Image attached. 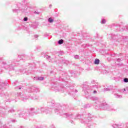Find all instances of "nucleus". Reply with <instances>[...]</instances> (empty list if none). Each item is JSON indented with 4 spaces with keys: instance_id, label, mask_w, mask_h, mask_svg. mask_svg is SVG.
<instances>
[{
    "instance_id": "obj_1",
    "label": "nucleus",
    "mask_w": 128,
    "mask_h": 128,
    "mask_svg": "<svg viewBox=\"0 0 128 128\" xmlns=\"http://www.w3.org/2000/svg\"><path fill=\"white\" fill-rule=\"evenodd\" d=\"M93 100L95 102V104H97V105H96V108H102L103 110H114L112 108L108 106V104H106V102L100 103V102L98 100V97H94Z\"/></svg>"
},
{
    "instance_id": "obj_2",
    "label": "nucleus",
    "mask_w": 128,
    "mask_h": 128,
    "mask_svg": "<svg viewBox=\"0 0 128 128\" xmlns=\"http://www.w3.org/2000/svg\"><path fill=\"white\" fill-rule=\"evenodd\" d=\"M62 108L61 106H59L58 108H56L55 110V113L57 114H60V116H63L64 118H72V114L70 113H64L62 112Z\"/></svg>"
},
{
    "instance_id": "obj_3",
    "label": "nucleus",
    "mask_w": 128,
    "mask_h": 128,
    "mask_svg": "<svg viewBox=\"0 0 128 128\" xmlns=\"http://www.w3.org/2000/svg\"><path fill=\"white\" fill-rule=\"evenodd\" d=\"M3 64L4 66V68L6 70H13L14 66H16V64L12 62H8L7 63L3 62Z\"/></svg>"
},
{
    "instance_id": "obj_4",
    "label": "nucleus",
    "mask_w": 128,
    "mask_h": 128,
    "mask_svg": "<svg viewBox=\"0 0 128 128\" xmlns=\"http://www.w3.org/2000/svg\"><path fill=\"white\" fill-rule=\"evenodd\" d=\"M42 112H45L46 114H51L52 108H48V109H46L44 108H41L40 109H38L36 111V114H42Z\"/></svg>"
},
{
    "instance_id": "obj_5",
    "label": "nucleus",
    "mask_w": 128,
    "mask_h": 128,
    "mask_svg": "<svg viewBox=\"0 0 128 128\" xmlns=\"http://www.w3.org/2000/svg\"><path fill=\"white\" fill-rule=\"evenodd\" d=\"M28 92H40V90L32 86L28 89Z\"/></svg>"
},
{
    "instance_id": "obj_6",
    "label": "nucleus",
    "mask_w": 128,
    "mask_h": 128,
    "mask_svg": "<svg viewBox=\"0 0 128 128\" xmlns=\"http://www.w3.org/2000/svg\"><path fill=\"white\" fill-rule=\"evenodd\" d=\"M114 94L116 98H122V95H120L118 94Z\"/></svg>"
},
{
    "instance_id": "obj_7",
    "label": "nucleus",
    "mask_w": 128,
    "mask_h": 128,
    "mask_svg": "<svg viewBox=\"0 0 128 128\" xmlns=\"http://www.w3.org/2000/svg\"><path fill=\"white\" fill-rule=\"evenodd\" d=\"M112 88V86H110V87H108L106 88H104V92H109V90H110Z\"/></svg>"
},
{
    "instance_id": "obj_8",
    "label": "nucleus",
    "mask_w": 128,
    "mask_h": 128,
    "mask_svg": "<svg viewBox=\"0 0 128 128\" xmlns=\"http://www.w3.org/2000/svg\"><path fill=\"white\" fill-rule=\"evenodd\" d=\"M94 64H100V60L96 59L94 62Z\"/></svg>"
},
{
    "instance_id": "obj_9",
    "label": "nucleus",
    "mask_w": 128,
    "mask_h": 128,
    "mask_svg": "<svg viewBox=\"0 0 128 128\" xmlns=\"http://www.w3.org/2000/svg\"><path fill=\"white\" fill-rule=\"evenodd\" d=\"M123 92H124V94H128V87H126V88H124Z\"/></svg>"
},
{
    "instance_id": "obj_10",
    "label": "nucleus",
    "mask_w": 128,
    "mask_h": 128,
    "mask_svg": "<svg viewBox=\"0 0 128 128\" xmlns=\"http://www.w3.org/2000/svg\"><path fill=\"white\" fill-rule=\"evenodd\" d=\"M80 120L82 124H88L87 122H86V119H81Z\"/></svg>"
},
{
    "instance_id": "obj_11",
    "label": "nucleus",
    "mask_w": 128,
    "mask_h": 128,
    "mask_svg": "<svg viewBox=\"0 0 128 128\" xmlns=\"http://www.w3.org/2000/svg\"><path fill=\"white\" fill-rule=\"evenodd\" d=\"M58 44H64V40H60L58 41Z\"/></svg>"
},
{
    "instance_id": "obj_12",
    "label": "nucleus",
    "mask_w": 128,
    "mask_h": 128,
    "mask_svg": "<svg viewBox=\"0 0 128 128\" xmlns=\"http://www.w3.org/2000/svg\"><path fill=\"white\" fill-rule=\"evenodd\" d=\"M30 116V112H27L25 113V114L23 115V116Z\"/></svg>"
},
{
    "instance_id": "obj_13",
    "label": "nucleus",
    "mask_w": 128,
    "mask_h": 128,
    "mask_svg": "<svg viewBox=\"0 0 128 128\" xmlns=\"http://www.w3.org/2000/svg\"><path fill=\"white\" fill-rule=\"evenodd\" d=\"M48 22H54V20H52V18H49L48 19Z\"/></svg>"
},
{
    "instance_id": "obj_14",
    "label": "nucleus",
    "mask_w": 128,
    "mask_h": 128,
    "mask_svg": "<svg viewBox=\"0 0 128 128\" xmlns=\"http://www.w3.org/2000/svg\"><path fill=\"white\" fill-rule=\"evenodd\" d=\"M44 79V77H38V80H43Z\"/></svg>"
},
{
    "instance_id": "obj_15",
    "label": "nucleus",
    "mask_w": 128,
    "mask_h": 128,
    "mask_svg": "<svg viewBox=\"0 0 128 128\" xmlns=\"http://www.w3.org/2000/svg\"><path fill=\"white\" fill-rule=\"evenodd\" d=\"M101 24H106V20L102 19V20L101 21Z\"/></svg>"
},
{
    "instance_id": "obj_16",
    "label": "nucleus",
    "mask_w": 128,
    "mask_h": 128,
    "mask_svg": "<svg viewBox=\"0 0 128 128\" xmlns=\"http://www.w3.org/2000/svg\"><path fill=\"white\" fill-rule=\"evenodd\" d=\"M124 82H128V78H124Z\"/></svg>"
},
{
    "instance_id": "obj_17",
    "label": "nucleus",
    "mask_w": 128,
    "mask_h": 128,
    "mask_svg": "<svg viewBox=\"0 0 128 128\" xmlns=\"http://www.w3.org/2000/svg\"><path fill=\"white\" fill-rule=\"evenodd\" d=\"M74 58L76 59V60H78V58H80V56H78V55H76L74 56Z\"/></svg>"
},
{
    "instance_id": "obj_18",
    "label": "nucleus",
    "mask_w": 128,
    "mask_h": 128,
    "mask_svg": "<svg viewBox=\"0 0 128 128\" xmlns=\"http://www.w3.org/2000/svg\"><path fill=\"white\" fill-rule=\"evenodd\" d=\"M45 58H46L47 60H50V56H46Z\"/></svg>"
},
{
    "instance_id": "obj_19",
    "label": "nucleus",
    "mask_w": 128,
    "mask_h": 128,
    "mask_svg": "<svg viewBox=\"0 0 128 128\" xmlns=\"http://www.w3.org/2000/svg\"><path fill=\"white\" fill-rule=\"evenodd\" d=\"M2 122H0V128H6V126H2Z\"/></svg>"
},
{
    "instance_id": "obj_20",
    "label": "nucleus",
    "mask_w": 128,
    "mask_h": 128,
    "mask_svg": "<svg viewBox=\"0 0 128 128\" xmlns=\"http://www.w3.org/2000/svg\"><path fill=\"white\" fill-rule=\"evenodd\" d=\"M74 120H76L77 118H80V115H77L76 117L74 118Z\"/></svg>"
},
{
    "instance_id": "obj_21",
    "label": "nucleus",
    "mask_w": 128,
    "mask_h": 128,
    "mask_svg": "<svg viewBox=\"0 0 128 128\" xmlns=\"http://www.w3.org/2000/svg\"><path fill=\"white\" fill-rule=\"evenodd\" d=\"M13 12H18V10L16 9H13L12 10Z\"/></svg>"
},
{
    "instance_id": "obj_22",
    "label": "nucleus",
    "mask_w": 128,
    "mask_h": 128,
    "mask_svg": "<svg viewBox=\"0 0 128 128\" xmlns=\"http://www.w3.org/2000/svg\"><path fill=\"white\" fill-rule=\"evenodd\" d=\"M94 88H100V85H98V86L95 85L94 86Z\"/></svg>"
},
{
    "instance_id": "obj_23",
    "label": "nucleus",
    "mask_w": 128,
    "mask_h": 128,
    "mask_svg": "<svg viewBox=\"0 0 128 128\" xmlns=\"http://www.w3.org/2000/svg\"><path fill=\"white\" fill-rule=\"evenodd\" d=\"M27 20H28V18H27V17L24 18V22H26Z\"/></svg>"
},
{
    "instance_id": "obj_24",
    "label": "nucleus",
    "mask_w": 128,
    "mask_h": 128,
    "mask_svg": "<svg viewBox=\"0 0 128 128\" xmlns=\"http://www.w3.org/2000/svg\"><path fill=\"white\" fill-rule=\"evenodd\" d=\"M117 126H118V125H117L116 124H114L113 125V127H114V128H116Z\"/></svg>"
},
{
    "instance_id": "obj_25",
    "label": "nucleus",
    "mask_w": 128,
    "mask_h": 128,
    "mask_svg": "<svg viewBox=\"0 0 128 128\" xmlns=\"http://www.w3.org/2000/svg\"><path fill=\"white\" fill-rule=\"evenodd\" d=\"M28 98H24V97H23L22 98V100H28Z\"/></svg>"
},
{
    "instance_id": "obj_26",
    "label": "nucleus",
    "mask_w": 128,
    "mask_h": 128,
    "mask_svg": "<svg viewBox=\"0 0 128 128\" xmlns=\"http://www.w3.org/2000/svg\"><path fill=\"white\" fill-rule=\"evenodd\" d=\"M9 112H14V110H10Z\"/></svg>"
},
{
    "instance_id": "obj_27",
    "label": "nucleus",
    "mask_w": 128,
    "mask_h": 128,
    "mask_svg": "<svg viewBox=\"0 0 128 128\" xmlns=\"http://www.w3.org/2000/svg\"><path fill=\"white\" fill-rule=\"evenodd\" d=\"M30 110L31 112H34V108H31Z\"/></svg>"
},
{
    "instance_id": "obj_28",
    "label": "nucleus",
    "mask_w": 128,
    "mask_h": 128,
    "mask_svg": "<svg viewBox=\"0 0 128 128\" xmlns=\"http://www.w3.org/2000/svg\"><path fill=\"white\" fill-rule=\"evenodd\" d=\"M32 27L34 28H38L37 26H33Z\"/></svg>"
},
{
    "instance_id": "obj_29",
    "label": "nucleus",
    "mask_w": 128,
    "mask_h": 128,
    "mask_svg": "<svg viewBox=\"0 0 128 128\" xmlns=\"http://www.w3.org/2000/svg\"><path fill=\"white\" fill-rule=\"evenodd\" d=\"M34 38H38V35H35V36H34Z\"/></svg>"
},
{
    "instance_id": "obj_30",
    "label": "nucleus",
    "mask_w": 128,
    "mask_h": 128,
    "mask_svg": "<svg viewBox=\"0 0 128 128\" xmlns=\"http://www.w3.org/2000/svg\"><path fill=\"white\" fill-rule=\"evenodd\" d=\"M94 82H96L94 81H92V84H94Z\"/></svg>"
},
{
    "instance_id": "obj_31",
    "label": "nucleus",
    "mask_w": 128,
    "mask_h": 128,
    "mask_svg": "<svg viewBox=\"0 0 128 128\" xmlns=\"http://www.w3.org/2000/svg\"><path fill=\"white\" fill-rule=\"evenodd\" d=\"M117 62H120V58L118 59Z\"/></svg>"
},
{
    "instance_id": "obj_32",
    "label": "nucleus",
    "mask_w": 128,
    "mask_h": 128,
    "mask_svg": "<svg viewBox=\"0 0 128 128\" xmlns=\"http://www.w3.org/2000/svg\"><path fill=\"white\" fill-rule=\"evenodd\" d=\"M38 98L36 97V98H33V100H38Z\"/></svg>"
},
{
    "instance_id": "obj_33",
    "label": "nucleus",
    "mask_w": 128,
    "mask_h": 128,
    "mask_svg": "<svg viewBox=\"0 0 128 128\" xmlns=\"http://www.w3.org/2000/svg\"><path fill=\"white\" fill-rule=\"evenodd\" d=\"M94 94H96V90H94Z\"/></svg>"
},
{
    "instance_id": "obj_34",
    "label": "nucleus",
    "mask_w": 128,
    "mask_h": 128,
    "mask_svg": "<svg viewBox=\"0 0 128 128\" xmlns=\"http://www.w3.org/2000/svg\"><path fill=\"white\" fill-rule=\"evenodd\" d=\"M126 30H128V26H127L126 27Z\"/></svg>"
},
{
    "instance_id": "obj_35",
    "label": "nucleus",
    "mask_w": 128,
    "mask_h": 128,
    "mask_svg": "<svg viewBox=\"0 0 128 128\" xmlns=\"http://www.w3.org/2000/svg\"><path fill=\"white\" fill-rule=\"evenodd\" d=\"M49 8H52V4H50V5L49 6Z\"/></svg>"
},
{
    "instance_id": "obj_36",
    "label": "nucleus",
    "mask_w": 128,
    "mask_h": 128,
    "mask_svg": "<svg viewBox=\"0 0 128 128\" xmlns=\"http://www.w3.org/2000/svg\"><path fill=\"white\" fill-rule=\"evenodd\" d=\"M2 86H4V84L2 83Z\"/></svg>"
},
{
    "instance_id": "obj_37",
    "label": "nucleus",
    "mask_w": 128,
    "mask_h": 128,
    "mask_svg": "<svg viewBox=\"0 0 128 128\" xmlns=\"http://www.w3.org/2000/svg\"><path fill=\"white\" fill-rule=\"evenodd\" d=\"M18 94H19V96H20V93H18Z\"/></svg>"
},
{
    "instance_id": "obj_38",
    "label": "nucleus",
    "mask_w": 128,
    "mask_h": 128,
    "mask_svg": "<svg viewBox=\"0 0 128 128\" xmlns=\"http://www.w3.org/2000/svg\"><path fill=\"white\" fill-rule=\"evenodd\" d=\"M18 88V90H20L21 88H20V87H19Z\"/></svg>"
},
{
    "instance_id": "obj_39",
    "label": "nucleus",
    "mask_w": 128,
    "mask_h": 128,
    "mask_svg": "<svg viewBox=\"0 0 128 128\" xmlns=\"http://www.w3.org/2000/svg\"><path fill=\"white\" fill-rule=\"evenodd\" d=\"M76 92H78V91L76 90H75Z\"/></svg>"
},
{
    "instance_id": "obj_40",
    "label": "nucleus",
    "mask_w": 128,
    "mask_h": 128,
    "mask_svg": "<svg viewBox=\"0 0 128 128\" xmlns=\"http://www.w3.org/2000/svg\"><path fill=\"white\" fill-rule=\"evenodd\" d=\"M0 88H2V86H0Z\"/></svg>"
},
{
    "instance_id": "obj_41",
    "label": "nucleus",
    "mask_w": 128,
    "mask_h": 128,
    "mask_svg": "<svg viewBox=\"0 0 128 128\" xmlns=\"http://www.w3.org/2000/svg\"><path fill=\"white\" fill-rule=\"evenodd\" d=\"M71 124H73L72 121V122H71Z\"/></svg>"
},
{
    "instance_id": "obj_42",
    "label": "nucleus",
    "mask_w": 128,
    "mask_h": 128,
    "mask_svg": "<svg viewBox=\"0 0 128 128\" xmlns=\"http://www.w3.org/2000/svg\"><path fill=\"white\" fill-rule=\"evenodd\" d=\"M56 92H58V90H55Z\"/></svg>"
}]
</instances>
